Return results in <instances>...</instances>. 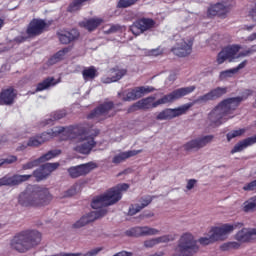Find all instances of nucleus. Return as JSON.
<instances>
[{
    "instance_id": "57",
    "label": "nucleus",
    "mask_w": 256,
    "mask_h": 256,
    "mask_svg": "<svg viewBox=\"0 0 256 256\" xmlns=\"http://www.w3.org/2000/svg\"><path fill=\"white\" fill-rule=\"evenodd\" d=\"M2 185H6L5 184V177L0 179V187H2Z\"/></svg>"
},
{
    "instance_id": "54",
    "label": "nucleus",
    "mask_w": 256,
    "mask_h": 256,
    "mask_svg": "<svg viewBox=\"0 0 256 256\" xmlns=\"http://www.w3.org/2000/svg\"><path fill=\"white\" fill-rule=\"evenodd\" d=\"M246 41H248L249 43L256 41V32L250 34L247 38Z\"/></svg>"
},
{
    "instance_id": "6",
    "label": "nucleus",
    "mask_w": 256,
    "mask_h": 256,
    "mask_svg": "<svg viewBox=\"0 0 256 256\" xmlns=\"http://www.w3.org/2000/svg\"><path fill=\"white\" fill-rule=\"evenodd\" d=\"M129 189L128 184H118L117 186L110 188L104 194L93 199L91 206L96 211H101V209H105L107 212V208L110 205H115L118 201H121L123 197V193Z\"/></svg>"
},
{
    "instance_id": "59",
    "label": "nucleus",
    "mask_w": 256,
    "mask_h": 256,
    "mask_svg": "<svg viewBox=\"0 0 256 256\" xmlns=\"http://www.w3.org/2000/svg\"><path fill=\"white\" fill-rule=\"evenodd\" d=\"M247 30H248V31H252V30H253V26H249V27L247 28Z\"/></svg>"
},
{
    "instance_id": "16",
    "label": "nucleus",
    "mask_w": 256,
    "mask_h": 256,
    "mask_svg": "<svg viewBox=\"0 0 256 256\" xmlns=\"http://www.w3.org/2000/svg\"><path fill=\"white\" fill-rule=\"evenodd\" d=\"M227 93V87H217L210 92L198 97L196 103H207L208 101H215L219 97H223Z\"/></svg>"
},
{
    "instance_id": "1",
    "label": "nucleus",
    "mask_w": 256,
    "mask_h": 256,
    "mask_svg": "<svg viewBox=\"0 0 256 256\" xmlns=\"http://www.w3.org/2000/svg\"><path fill=\"white\" fill-rule=\"evenodd\" d=\"M61 134L65 135L66 139H73L74 151H77V153L89 155V153H91V149L95 147V140L93 137L87 136V133L81 132L79 128L73 126L67 128L56 126L48 132L29 138L27 146L39 147L40 145H43V143H47V141H51V139Z\"/></svg>"
},
{
    "instance_id": "27",
    "label": "nucleus",
    "mask_w": 256,
    "mask_h": 256,
    "mask_svg": "<svg viewBox=\"0 0 256 256\" xmlns=\"http://www.w3.org/2000/svg\"><path fill=\"white\" fill-rule=\"evenodd\" d=\"M103 23V18L94 17L90 19L83 20L80 22V27H84L87 31H95L99 25Z\"/></svg>"
},
{
    "instance_id": "33",
    "label": "nucleus",
    "mask_w": 256,
    "mask_h": 256,
    "mask_svg": "<svg viewBox=\"0 0 256 256\" xmlns=\"http://www.w3.org/2000/svg\"><path fill=\"white\" fill-rule=\"evenodd\" d=\"M215 241H217V238L215 237L212 229L208 231L206 236L198 239V243H200V245H211V243H215Z\"/></svg>"
},
{
    "instance_id": "26",
    "label": "nucleus",
    "mask_w": 256,
    "mask_h": 256,
    "mask_svg": "<svg viewBox=\"0 0 256 256\" xmlns=\"http://www.w3.org/2000/svg\"><path fill=\"white\" fill-rule=\"evenodd\" d=\"M247 65V61H243L240 63L237 67L224 70L220 72L219 74V79L220 81H225L226 79H231L234 75H237L241 69H245V66Z\"/></svg>"
},
{
    "instance_id": "3",
    "label": "nucleus",
    "mask_w": 256,
    "mask_h": 256,
    "mask_svg": "<svg viewBox=\"0 0 256 256\" xmlns=\"http://www.w3.org/2000/svg\"><path fill=\"white\" fill-rule=\"evenodd\" d=\"M243 101V98H228L220 102L209 114V120L214 125H222L228 119L233 118L232 113L239 107V103Z\"/></svg>"
},
{
    "instance_id": "62",
    "label": "nucleus",
    "mask_w": 256,
    "mask_h": 256,
    "mask_svg": "<svg viewBox=\"0 0 256 256\" xmlns=\"http://www.w3.org/2000/svg\"><path fill=\"white\" fill-rule=\"evenodd\" d=\"M0 229H1V224H0Z\"/></svg>"
},
{
    "instance_id": "35",
    "label": "nucleus",
    "mask_w": 256,
    "mask_h": 256,
    "mask_svg": "<svg viewBox=\"0 0 256 256\" xmlns=\"http://www.w3.org/2000/svg\"><path fill=\"white\" fill-rule=\"evenodd\" d=\"M153 91V88L149 86H142L134 88V97L135 99H140V97H143L144 95H147V93H151Z\"/></svg>"
},
{
    "instance_id": "17",
    "label": "nucleus",
    "mask_w": 256,
    "mask_h": 256,
    "mask_svg": "<svg viewBox=\"0 0 256 256\" xmlns=\"http://www.w3.org/2000/svg\"><path fill=\"white\" fill-rule=\"evenodd\" d=\"M153 27H155V21L152 19L143 18L135 22L130 27V30L132 31L133 35H140V33L149 31V29H153Z\"/></svg>"
},
{
    "instance_id": "40",
    "label": "nucleus",
    "mask_w": 256,
    "mask_h": 256,
    "mask_svg": "<svg viewBox=\"0 0 256 256\" xmlns=\"http://www.w3.org/2000/svg\"><path fill=\"white\" fill-rule=\"evenodd\" d=\"M79 191H81V185L75 184L65 192L64 197H73V195H77Z\"/></svg>"
},
{
    "instance_id": "15",
    "label": "nucleus",
    "mask_w": 256,
    "mask_h": 256,
    "mask_svg": "<svg viewBox=\"0 0 256 256\" xmlns=\"http://www.w3.org/2000/svg\"><path fill=\"white\" fill-rule=\"evenodd\" d=\"M160 233H161V230L157 228L148 227V226L134 227L126 231V235H128V237H141L143 235L153 236V235H160Z\"/></svg>"
},
{
    "instance_id": "52",
    "label": "nucleus",
    "mask_w": 256,
    "mask_h": 256,
    "mask_svg": "<svg viewBox=\"0 0 256 256\" xmlns=\"http://www.w3.org/2000/svg\"><path fill=\"white\" fill-rule=\"evenodd\" d=\"M244 191H255L256 189V180L246 184L244 187H243Z\"/></svg>"
},
{
    "instance_id": "8",
    "label": "nucleus",
    "mask_w": 256,
    "mask_h": 256,
    "mask_svg": "<svg viewBox=\"0 0 256 256\" xmlns=\"http://www.w3.org/2000/svg\"><path fill=\"white\" fill-rule=\"evenodd\" d=\"M235 2L233 0H219L216 4L211 5L207 10L208 17H226L227 13L233 9Z\"/></svg>"
},
{
    "instance_id": "12",
    "label": "nucleus",
    "mask_w": 256,
    "mask_h": 256,
    "mask_svg": "<svg viewBox=\"0 0 256 256\" xmlns=\"http://www.w3.org/2000/svg\"><path fill=\"white\" fill-rule=\"evenodd\" d=\"M115 115V109L113 108L112 102H106L100 105L97 109H95L90 117H96L97 119H107L108 117H113Z\"/></svg>"
},
{
    "instance_id": "21",
    "label": "nucleus",
    "mask_w": 256,
    "mask_h": 256,
    "mask_svg": "<svg viewBox=\"0 0 256 256\" xmlns=\"http://www.w3.org/2000/svg\"><path fill=\"white\" fill-rule=\"evenodd\" d=\"M58 39L63 45H69V43L79 39V31L76 29L72 30H60L58 32Z\"/></svg>"
},
{
    "instance_id": "48",
    "label": "nucleus",
    "mask_w": 256,
    "mask_h": 256,
    "mask_svg": "<svg viewBox=\"0 0 256 256\" xmlns=\"http://www.w3.org/2000/svg\"><path fill=\"white\" fill-rule=\"evenodd\" d=\"M150 203H151V196H146L142 198L138 204L140 205L141 209H145V207H147V205H149Z\"/></svg>"
},
{
    "instance_id": "53",
    "label": "nucleus",
    "mask_w": 256,
    "mask_h": 256,
    "mask_svg": "<svg viewBox=\"0 0 256 256\" xmlns=\"http://www.w3.org/2000/svg\"><path fill=\"white\" fill-rule=\"evenodd\" d=\"M119 29H121L119 26H110L108 30H104V33H116V31H119Z\"/></svg>"
},
{
    "instance_id": "5",
    "label": "nucleus",
    "mask_w": 256,
    "mask_h": 256,
    "mask_svg": "<svg viewBox=\"0 0 256 256\" xmlns=\"http://www.w3.org/2000/svg\"><path fill=\"white\" fill-rule=\"evenodd\" d=\"M41 234L37 230H25L16 234L11 242L10 247L18 253H25L41 243Z\"/></svg>"
},
{
    "instance_id": "30",
    "label": "nucleus",
    "mask_w": 256,
    "mask_h": 256,
    "mask_svg": "<svg viewBox=\"0 0 256 256\" xmlns=\"http://www.w3.org/2000/svg\"><path fill=\"white\" fill-rule=\"evenodd\" d=\"M42 171H44L43 175H39V172H36L37 177H39V179H47V177H49L50 173H53V171H55V169L59 168V163L55 162V163H46L43 166Z\"/></svg>"
},
{
    "instance_id": "2",
    "label": "nucleus",
    "mask_w": 256,
    "mask_h": 256,
    "mask_svg": "<svg viewBox=\"0 0 256 256\" xmlns=\"http://www.w3.org/2000/svg\"><path fill=\"white\" fill-rule=\"evenodd\" d=\"M195 91V86H188L184 88H179L168 95L160 98L159 100L155 101L154 97H148L136 102L132 107L134 109H153L155 107H159V105H166V103H173L181 99Z\"/></svg>"
},
{
    "instance_id": "32",
    "label": "nucleus",
    "mask_w": 256,
    "mask_h": 256,
    "mask_svg": "<svg viewBox=\"0 0 256 256\" xmlns=\"http://www.w3.org/2000/svg\"><path fill=\"white\" fill-rule=\"evenodd\" d=\"M98 75L99 73L97 72V69L93 66L85 68L82 71V77L84 81H93V79H95V77H97Z\"/></svg>"
},
{
    "instance_id": "56",
    "label": "nucleus",
    "mask_w": 256,
    "mask_h": 256,
    "mask_svg": "<svg viewBox=\"0 0 256 256\" xmlns=\"http://www.w3.org/2000/svg\"><path fill=\"white\" fill-rule=\"evenodd\" d=\"M241 244L237 243V242H231L230 243V247H234V248H237L239 247Z\"/></svg>"
},
{
    "instance_id": "45",
    "label": "nucleus",
    "mask_w": 256,
    "mask_h": 256,
    "mask_svg": "<svg viewBox=\"0 0 256 256\" xmlns=\"http://www.w3.org/2000/svg\"><path fill=\"white\" fill-rule=\"evenodd\" d=\"M195 185H197L196 179H189L186 182L185 192L192 191V189H195Z\"/></svg>"
},
{
    "instance_id": "44",
    "label": "nucleus",
    "mask_w": 256,
    "mask_h": 256,
    "mask_svg": "<svg viewBox=\"0 0 256 256\" xmlns=\"http://www.w3.org/2000/svg\"><path fill=\"white\" fill-rule=\"evenodd\" d=\"M41 162H39V158L33 161H30L22 166V169L24 171H27V169H33V167H37V165H40Z\"/></svg>"
},
{
    "instance_id": "46",
    "label": "nucleus",
    "mask_w": 256,
    "mask_h": 256,
    "mask_svg": "<svg viewBox=\"0 0 256 256\" xmlns=\"http://www.w3.org/2000/svg\"><path fill=\"white\" fill-rule=\"evenodd\" d=\"M0 161L2 163V165H11V163H15V161H17V157L16 156H9L5 159H1Z\"/></svg>"
},
{
    "instance_id": "14",
    "label": "nucleus",
    "mask_w": 256,
    "mask_h": 256,
    "mask_svg": "<svg viewBox=\"0 0 256 256\" xmlns=\"http://www.w3.org/2000/svg\"><path fill=\"white\" fill-rule=\"evenodd\" d=\"M213 138V135H207L192 139L184 144V149L186 151H191L192 149H203V147H207V145L213 141Z\"/></svg>"
},
{
    "instance_id": "24",
    "label": "nucleus",
    "mask_w": 256,
    "mask_h": 256,
    "mask_svg": "<svg viewBox=\"0 0 256 256\" xmlns=\"http://www.w3.org/2000/svg\"><path fill=\"white\" fill-rule=\"evenodd\" d=\"M32 175H14V176H5L4 183L5 185H9L13 187L15 185H21V183H25V181H29Z\"/></svg>"
},
{
    "instance_id": "31",
    "label": "nucleus",
    "mask_w": 256,
    "mask_h": 256,
    "mask_svg": "<svg viewBox=\"0 0 256 256\" xmlns=\"http://www.w3.org/2000/svg\"><path fill=\"white\" fill-rule=\"evenodd\" d=\"M67 115V112L65 110H58L52 113L51 117L46 118L43 120V126L45 125H53L54 121H59V119H63Z\"/></svg>"
},
{
    "instance_id": "20",
    "label": "nucleus",
    "mask_w": 256,
    "mask_h": 256,
    "mask_svg": "<svg viewBox=\"0 0 256 256\" xmlns=\"http://www.w3.org/2000/svg\"><path fill=\"white\" fill-rule=\"evenodd\" d=\"M235 239L238 243H249V241L256 239V229L243 228L236 233Z\"/></svg>"
},
{
    "instance_id": "9",
    "label": "nucleus",
    "mask_w": 256,
    "mask_h": 256,
    "mask_svg": "<svg viewBox=\"0 0 256 256\" xmlns=\"http://www.w3.org/2000/svg\"><path fill=\"white\" fill-rule=\"evenodd\" d=\"M107 215L106 209L94 210L89 212L79 218L76 222L72 224L73 229H81L89 223H93V221H97V219H101V217H105Z\"/></svg>"
},
{
    "instance_id": "42",
    "label": "nucleus",
    "mask_w": 256,
    "mask_h": 256,
    "mask_svg": "<svg viewBox=\"0 0 256 256\" xmlns=\"http://www.w3.org/2000/svg\"><path fill=\"white\" fill-rule=\"evenodd\" d=\"M67 53H69V48H64V49L58 51L54 55L55 61H61V59H65V55H67Z\"/></svg>"
},
{
    "instance_id": "7",
    "label": "nucleus",
    "mask_w": 256,
    "mask_h": 256,
    "mask_svg": "<svg viewBox=\"0 0 256 256\" xmlns=\"http://www.w3.org/2000/svg\"><path fill=\"white\" fill-rule=\"evenodd\" d=\"M48 27L49 26L44 20L33 19L29 23L26 32L15 38V41L16 43H23V41H27V39H30V37L41 35V33H43V31H45V29Z\"/></svg>"
},
{
    "instance_id": "37",
    "label": "nucleus",
    "mask_w": 256,
    "mask_h": 256,
    "mask_svg": "<svg viewBox=\"0 0 256 256\" xmlns=\"http://www.w3.org/2000/svg\"><path fill=\"white\" fill-rule=\"evenodd\" d=\"M119 97L123 101H135V91L134 89L123 91L122 93L118 94Z\"/></svg>"
},
{
    "instance_id": "11",
    "label": "nucleus",
    "mask_w": 256,
    "mask_h": 256,
    "mask_svg": "<svg viewBox=\"0 0 256 256\" xmlns=\"http://www.w3.org/2000/svg\"><path fill=\"white\" fill-rule=\"evenodd\" d=\"M191 51H193V40L191 39H181L172 48V52L178 57H187V55H191Z\"/></svg>"
},
{
    "instance_id": "29",
    "label": "nucleus",
    "mask_w": 256,
    "mask_h": 256,
    "mask_svg": "<svg viewBox=\"0 0 256 256\" xmlns=\"http://www.w3.org/2000/svg\"><path fill=\"white\" fill-rule=\"evenodd\" d=\"M224 51H226V54L228 55V61H235V59H241V45H232L224 48Z\"/></svg>"
},
{
    "instance_id": "13",
    "label": "nucleus",
    "mask_w": 256,
    "mask_h": 256,
    "mask_svg": "<svg viewBox=\"0 0 256 256\" xmlns=\"http://www.w3.org/2000/svg\"><path fill=\"white\" fill-rule=\"evenodd\" d=\"M93 169H97V164L94 162H89L86 164H82L79 166H74L68 169V173L70 177H73L74 179L77 177H81L83 175H87L93 171Z\"/></svg>"
},
{
    "instance_id": "60",
    "label": "nucleus",
    "mask_w": 256,
    "mask_h": 256,
    "mask_svg": "<svg viewBox=\"0 0 256 256\" xmlns=\"http://www.w3.org/2000/svg\"><path fill=\"white\" fill-rule=\"evenodd\" d=\"M3 27V21L0 19V29Z\"/></svg>"
},
{
    "instance_id": "43",
    "label": "nucleus",
    "mask_w": 256,
    "mask_h": 256,
    "mask_svg": "<svg viewBox=\"0 0 256 256\" xmlns=\"http://www.w3.org/2000/svg\"><path fill=\"white\" fill-rule=\"evenodd\" d=\"M141 204L136 203V204H132L129 208L128 214L133 216V215H137V213H139V211H141Z\"/></svg>"
},
{
    "instance_id": "19",
    "label": "nucleus",
    "mask_w": 256,
    "mask_h": 256,
    "mask_svg": "<svg viewBox=\"0 0 256 256\" xmlns=\"http://www.w3.org/2000/svg\"><path fill=\"white\" fill-rule=\"evenodd\" d=\"M127 75L126 69L121 68H113L110 71H108L107 75L102 78L103 83H115L119 81L120 79H123Z\"/></svg>"
},
{
    "instance_id": "23",
    "label": "nucleus",
    "mask_w": 256,
    "mask_h": 256,
    "mask_svg": "<svg viewBox=\"0 0 256 256\" xmlns=\"http://www.w3.org/2000/svg\"><path fill=\"white\" fill-rule=\"evenodd\" d=\"M173 239L175 238L171 234L163 235L157 238H151L144 241V247L151 249L152 247H155V245H159L161 243H169L170 241H173Z\"/></svg>"
},
{
    "instance_id": "36",
    "label": "nucleus",
    "mask_w": 256,
    "mask_h": 256,
    "mask_svg": "<svg viewBox=\"0 0 256 256\" xmlns=\"http://www.w3.org/2000/svg\"><path fill=\"white\" fill-rule=\"evenodd\" d=\"M57 83L53 78H47L43 82L39 83L36 91H45V89H49V87H53V85H56Z\"/></svg>"
},
{
    "instance_id": "39",
    "label": "nucleus",
    "mask_w": 256,
    "mask_h": 256,
    "mask_svg": "<svg viewBox=\"0 0 256 256\" xmlns=\"http://www.w3.org/2000/svg\"><path fill=\"white\" fill-rule=\"evenodd\" d=\"M245 128H241L238 130H232L227 134V140L231 141V139H235V137H241V135L245 134Z\"/></svg>"
},
{
    "instance_id": "4",
    "label": "nucleus",
    "mask_w": 256,
    "mask_h": 256,
    "mask_svg": "<svg viewBox=\"0 0 256 256\" xmlns=\"http://www.w3.org/2000/svg\"><path fill=\"white\" fill-rule=\"evenodd\" d=\"M51 193L47 188L30 187L19 196V203L24 207H42L51 201Z\"/></svg>"
},
{
    "instance_id": "55",
    "label": "nucleus",
    "mask_w": 256,
    "mask_h": 256,
    "mask_svg": "<svg viewBox=\"0 0 256 256\" xmlns=\"http://www.w3.org/2000/svg\"><path fill=\"white\" fill-rule=\"evenodd\" d=\"M168 79H169V81H175V79H177V76L175 74H170Z\"/></svg>"
},
{
    "instance_id": "18",
    "label": "nucleus",
    "mask_w": 256,
    "mask_h": 256,
    "mask_svg": "<svg viewBox=\"0 0 256 256\" xmlns=\"http://www.w3.org/2000/svg\"><path fill=\"white\" fill-rule=\"evenodd\" d=\"M212 233L216 237V241H225L232 231H235V226L232 224H223L222 226L212 227Z\"/></svg>"
},
{
    "instance_id": "25",
    "label": "nucleus",
    "mask_w": 256,
    "mask_h": 256,
    "mask_svg": "<svg viewBox=\"0 0 256 256\" xmlns=\"http://www.w3.org/2000/svg\"><path fill=\"white\" fill-rule=\"evenodd\" d=\"M256 136L246 138L240 142H238L233 149L231 150V154L235 155V153H241V151H245L247 147H251V145H255Z\"/></svg>"
},
{
    "instance_id": "61",
    "label": "nucleus",
    "mask_w": 256,
    "mask_h": 256,
    "mask_svg": "<svg viewBox=\"0 0 256 256\" xmlns=\"http://www.w3.org/2000/svg\"><path fill=\"white\" fill-rule=\"evenodd\" d=\"M248 95L251 93V91L247 90Z\"/></svg>"
},
{
    "instance_id": "10",
    "label": "nucleus",
    "mask_w": 256,
    "mask_h": 256,
    "mask_svg": "<svg viewBox=\"0 0 256 256\" xmlns=\"http://www.w3.org/2000/svg\"><path fill=\"white\" fill-rule=\"evenodd\" d=\"M191 107H193V104L188 103L178 108L165 109L162 112L158 113V115L156 116V119H158V121H167L169 119H175V117H181V115H185V113H187L189 109H191Z\"/></svg>"
},
{
    "instance_id": "58",
    "label": "nucleus",
    "mask_w": 256,
    "mask_h": 256,
    "mask_svg": "<svg viewBox=\"0 0 256 256\" xmlns=\"http://www.w3.org/2000/svg\"><path fill=\"white\" fill-rule=\"evenodd\" d=\"M145 217H153V214L150 213V214H145Z\"/></svg>"
},
{
    "instance_id": "41",
    "label": "nucleus",
    "mask_w": 256,
    "mask_h": 256,
    "mask_svg": "<svg viewBox=\"0 0 256 256\" xmlns=\"http://www.w3.org/2000/svg\"><path fill=\"white\" fill-rule=\"evenodd\" d=\"M227 60H229V56L225 51V49H223L220 53H218L216 62L218 63V65H223V63L226 62Z\"/></svg>"
},
{
    "instance_id": "22",
    "label": "nucleus",
    "mask_w": 256,
    "mask_h": 256,
    "mask_svg": "<svg viewBox=\"0 0 256 256\" xmlns=\"http://www.w3.org/2000/svg\"><path fill=\"white\" fill-rule=\"evenodd\" d=\"M142 152L143 150H128L119 152L113 157L112 163L119 165V163H123V161H127V159H131V157H135V155H139V153Z\"/></svg>"
},
{
    "instance_id": "47",
    "label": "nucleus",
    "mask_w": 256,
    "mask_h": 256,
    "mask_svg": "<svg viewBox=\"0 0 256 256\" xmlns=\"http://www.w3.org/2000/svg\"><path fill=\"white\" fill-rule=\"evenodd\" d=\"M137 0H120L119 7H131V5H135Z\"/></svg>"
},
{
    "instance_id": "49",
    "label": "nucleus",
    "mask_w": 256,
    "mask_h": 256,
    "mask_svg": "<svg viewBox=\"0 0 256 256\" xmlns=\"http://www.w3.org/2000/svg\"><path fill=\"white\" fill-rule=\"evenodd\" d=\"M161 53H163V51H161V49H159V48H156V49L148 50L146 55L148 57H157V56L161 55Z\"/></svg>"
},
{
    "instance_id": "38",
    "label": "nucleus",
    "mask_w": 256,
    "mask_h": 256,
    "mask_svg": "<svg viewBox=\"0 0 256 256\" xmlns=\"http://www.w3.org/2000/svg\"><path fill=\"white\" fill-rule=\"evenodd\" d=\"M255 208H256L255 198H251L246 202H244L243 204V209L246 213H249V211H254Z\"/></svg>"
},
{
    "instance_id": "51",
    "label": "nucleus",
    "mask_w": 256,
    "mask_h": 256,
    "mask_svg": "<svg viewBox=\"0 0 256 256\" xmlns=\"http://www.w3.org/2000/svg\"><path fill=\"white\" fill-rule=\"evenodd\" d=\"M37 173L38 175H45V170H43V166H41L40 168H38L36 171H34L33 175L34 177L37 179V181H43V179L45 178H39L37 176Z\"/></svg>"
},
{
    "instance_id": "50",
    "label": "nucleus",
    "mask_w": 256,
    "mask_h": 256,
    "mask_svg": "<svg viewBox=\"0 0 256 256\" xmlns=\"http://www.w3.org/2000/svg\"><path fill=\"white\" fill-rule=\"evenodd\" d=\"M253 53H256V45H253L250 49L241 52V57H249V55H253Z\"/></svg>"
},
{
    "instance_id": "34",
    "label": "nucleus",
    "mask_w": 256,
    "mask_h": 256,
    "mask_svg": "<svg viewBox=\"0 0 256 256\" xmlns=\"http://www.w3.org/2000/svg\"><path fill=\"white\" fill-rule=\"evenodd\" d=\"M59 155H61V150H51L38 158V160L39 163H45V161H51V159H55V157H59Z\"/></svg>"
},
{
    "instance_id": "28",
    "label": "nucleus",
    "mask_w": 256,
    "mask_h": 256,
    "mask_svg": "<svg viewBox=\"0 0 256 256\" xmlns=\"http://www.w3.org/2000/svg\"><path fill=\"white\" fill-rule=\"evenodd\" d=\"M15 97H17L15 90L11 88L4 90L0 95V105L13 104V101H15Z\"/></svg>"
}]
</instances>
